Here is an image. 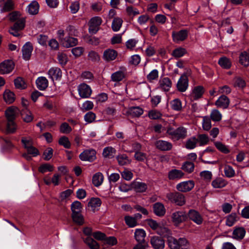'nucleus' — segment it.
<instances>
[{
  "label": "nucleus",
  "instance_id": "obj_1",
  "mask_svg": "<svg viewBox=\"0 0 249 249\" xmlns=\"http://www.w3.org/2000/svg\"><path fill=\"white\" fill-rule=\"evenodd\" d=\"M167 244L171 249H186L189 243L184 238L177 239L174 237L169 236L167 239Z\"/></svg>",
  "mask_w": 249,
  "mask_h": 249
},
{
  "label": "nucleus",
  "instance_id": "obj_2",
  "mask_svg": "<svg viewBox=\"0 0 249 249\" xmlns=\"http://www.w3.org/2000/svg\"><path fill=\"white\" fill-rule=\"evenodd\" d=\"M166 197L172 203L178 206H183L185 204V196L180 192L169 193L167 194Z\"/></svg>",
  "mask_w": 249,
  "mask_h": 249
},
{
  "label": "nucleus",
  "instance_id": "obj_3",
  "mask_svg": "<svg viewBox=\"0 0 249 249\" xmlns=\"http://www.w3.org/2000/svg\"><path fill=\"white\" fill-rule=\"evenodd\" d=\"M167 133L171 136L172 139L176 140L183 139L187 135V130L183 127H179L176 129L169 127L167 130Z\"/></svg>",
  "mask_w": 249,
  "mask_h": 249
},
{
  "label": "nucleus",
  "instance_id": "obj_4",
  "mask_svg": "<svg viewBox=\"0 0 249 249\" xmlns=\"http://www.w3.org/2000/svg\"><path fill=\"white\" fill-rule=\"evenodd\" d=\"M187 217L189 219L197 225L202 224L204 221L203 216L197 211L191 209L187 213Z\"/></svg>",
  "mask_w": 249,
  "mask_h": 249
},
{
  "label": "nucleus",
  "instance_id": "obj_5",
  "mask_svg": "<svg viewBox=\"0 0 249 249\" xmlns=\"http://www.w3.org/2000/svg\"><path fill=\"white\" fill-rule=\"evenodd\" d=\"M195 186V182L192 180L184 181L178 183L176 189L179 192H188L192 190Z\"/></svg>",
  "mask_w": 249,
  "mask_h": 249
},
{
  "label": "nucleus",
  "instance_id": "obj_6",
  "mask_svg": "<svg viewBox=\"0 0 249 249\" xmlns=\"http://www.w3.org/2000/svg\"><path fill=\"white\" fill-rule=\"evenodd\" d=\"M96 152L94 149H87L79 155V158L82 161L92 162L96 159Z\"/></svg>",
  "mask_w": 249,
  "mask_h": 249
},
{
  "label": "nucleus",
  "instance_id": "obj_7",
  "mask_svg": "<svg viewBox=\"0 0 249 249\" xmlns=\"http://www.w3.org/2000/svg\"><path fill=\"white\" fill-rule=\"evenodd\" d=\"M15 64L10 60H6L0 63V73L5 74L10 73L14 70Z\"/></svg>",
  "mask_w": 249,
  "mask_h": 249
},
{
  "label": "nucleus",
  "instance_id": "obj_8",
  "mask_svg": "<svg viewBox=\"0 0 249 249\" xmlns=\"http://www.w3.org/2000/svg\"><path fill=\"white\" fill-rule=\"evenodd\" d=\"M102 22V20L99 17H95L91 18L89 23V32L91 34H95L98 31Z\"/></svg>",
  "mask_w": 249,
  "mask_h": 249
},
{
  "label": "nucleus",
  "instance_id": "obj_9",
  "mask_svg": "<svg viewBox=\"0 0 249 249\" xmlns=\"http://www.w3.org/2000/svg\"><path fill=\"white\" fill-rule=\"evenodd\" d=\"M188 31L187 30H181L178 32L173 31L172 34L173 40L178 43L185 40L188 37Z\"/></svg>",
  "mask_w": 249,
  "mask_h": 249
},
{
  "label": "nucleus",
  "instance_id": "obj_10",
  "mask_svg": "<svg viewBox=\"0 0 249 249\" xmlns=\"http://www.w3.org/2000/svg\"><path fill=\"white\" fill-rule=\"evenodd\" d=\"M77 89L79 96L82 98H89L92 93L90 87L85 83L80 84Z\"/></svg>",
  "mask_w": 249,
  "mask_h": 249
},
{
  "label": "nucleus",
  "instance_id": "obj_11",
  "mask_svg": "<svg viewBox=\"0 0 249 249\" xmlns=\"http://www.w3.org/2000/svg\"><path fill=\"white\" fill-rule=\"evenodd\" d=\"M187 218V213L183 211H176L172 214V219L175 224H179Z\"/></svg>",
  "mask_w": 249,
  "mask_h": 249
},
{
  "label": "nucleus",
  "instance_id": "obj_12",
  "mask_svg": "<svg viewBox=\"0 0 249 249\" xmlns=\"http://www.w3.org/2000/svg\"><path fill=\"white\" fill-rule=\"evenodd\" d=\"M150 243L155 249H163L165 246L164 241L161 237L154 236L151 238Z\"/></svg>",
  "mask_w": 249,
  "mask_h": 249
},
{
  "label": "nucleus",
  "instance_id": "obj_13",
  "mask_svg": "<svg viewBox=\"0 0 249 249\" xmlns=\"http://www.w3.org/2000/svg\"><path fill=\"white\" fill-rule=\"evenodd\" d=\"M14 9V3L12 0H0V12L5 13Z\"/></svg>",
  "mask_w": 249,
  "mask_h": 249
},
{
  "label": "nucleus",
  "instance_id": "obj_14",
  "mask_svg": "<svg viewBox=\"0 0 249 249\" xmlns=\"http://www.w3.org/2000/svg\"><path fill=\"white\" fill-rule=\"evenodd\" d=\"M177 87L178 89L180 92L186 91L188 87V79L187 76L184 74L179 79Z\"/></svg>",
  "mask_w": 249,
  "mask_h": 249
},
{
  "label": "nucleus",
  "instance_id": "obj_15",
  "mask_svg": "<svg viewBox=\"0 0 249 249\" xmlns=\"http://www.w3.org/2000/svg\"><path fill=\"white\" fill-rule=\"evenodd\" d=\"M33 50V46L30 42H26L22 47V52L23 58L25 60H28L31 56Z\"/></svg>",
  "mask_w": 249,
  "mask_h": 249
},
{
  "label": "nucleus",
  "instance_id": "obj_16",
  "mask_svg": "<svg viewBox=\"0 0 249 249\" xmlns=\"http://www.w3.org/2000/svg\"><path fill=\"white\" fill-rule=\"evenodd\" d=\"M230 103L229 98L225 95H222L216 101L215 105L218 107L226 109L228 107Z\"/></svg>",
  "mask_w": 249,
  "mask_h": 249
},
{
  "label": "nucleus",
  "instance_id": "obj_17",
  "mask_svg": "<svg viewBox=\"0 0 249 249\" xmlns=\"http://www.w3.org/2000/svg\"><path fill=\"white\" fill-rule=\"evenodd\" d=\"M159 88L164 91H168L172 87V82L168 77L161 78L159 82Z\"/></svg>",
  "mask_w": 249,
  "mask_h": 249
},
{
  "label": "nucleus",
  "instance_id": "obj_18",
  "mask_svg": "<svg viewBox=\"0 0 249 249\" xmlns=\"http://www.w3.org/2000/svg\"><path fill=\"white\" fill-rule=\"evenodd\" d=\"M48 75L49 77L52 80H60L62 77V71L60 68L57 67H53L48 71Z\"/></svg>",
  "mask_w": 249,
  "mask_h": 249
},
{
  "label": "nucleus",
  "instance_id": "obj_19",
  "mask_svg": "<svg viewBox=\"0 0 249 249\" xmlns=\"http://www.w3.org/2000/svg\"><path fill=\"white\" fill-rule=\"evenodd\" d=\"M246 232L243 227H236L233 231L232 238L237 240H241L244 237Z\"/></svg>",
  "mask_w": 249,
  "mask_h": 249
},
{
  "label": "nucleus",
  "instance_id": "obj_20",
  "mask_svg": "<svg viewBox=\"0 0 249 249\" xmlns=\"http://www.w3.org/2000/svg\"><path fill=\"white\" fill-rule=\"evenodd\" d=\"M117 52L113 49H107L103 53V58L106 61H111L115 60L117 56Z\"/></svg>",
  "mask_w": 249,
  "mask_h": 249
},
{
  "label": "nucleus",
  "instance_id": "obj_21",
  "mask_svg": "<svg viewBox=\"0 0 249 249\" xmlns=\"http://www.w3.org/2000/svg\"><path fill=\"white\" fill-rule=\"evenodd\" d=\"M125 69L123 68L121 70L113 72L111 75V80L115 82L121 81L125 76Z\"/></svg>",
  "mask_w": 249,
  "mask_h": 249
},
{
  "label": "nucleus",
  "instance_id": "obj_22",
  "mask_svg": "<svg viewBox=\"0 0 249 249\" xmlns=\"http://www.w3.org/2000/svg\"><path fill=\"white\" fill-rule=\"evenodd\" d=\"M17 111V108L14 107H9L5 111V116L7 121H9V125L12 124V120L15 119Z\"/></svg>",
  "mask_w": 249,
  "mask_h": 249
},
{
  "label": "nucleus",
  "instance_id": "obj_23",
  "mask_svg": "<svg viewBox=\"0 0 249 249\" xmlns=\"http://www.w3.org/2000/svg\"><path fill=\"white\" fill-rule=\"evenodd\" d=\"M154 213L159 216H163L166 213L164 205L160 202H156L153 206Z\"/></svg>",
  "mask_w": 249,
  "mask_h": 249
},
{
  "label": "nucleus",
  "instance_id": "obj_24",
  "mask_svg": "<svg viewBox=\"0 0 249 249\" xmlns=\"http://www.w3.org/2000/svg\"><path fill=\"white\" fill-rule=\"evenodd\" d=\"M155 145L158 149L161 151H168L172 148L171 143L163 140L157 141L156 142Z\"/></svg>",
  "mask_w": 249,
  "mask_h": 249
},
{
  "label": "nucleus",
  "instance_id": "obj_25",
  "mask_svg": "<svg viewBox=\"0 0 249 249\" xmlns=\"http://www.w3.org/2000/svg\"><path fill=\"white\" fill-rule=\"evenodd\" d=\"M184 173L180 170L172 169L168 172V177L170 180H178L181 178Z\"/></svg>",
  "mask_w": 249,
  "mask_h": 249
},
{
  "label": "nucleus",
  "instance_id": "obj_26",
  "mask_svg": "<svg viewBox=\"0 0 249 249\" xmlns=\"http://www.w3.org/2000/svg\"><path fill=\"white\" fill-rule=\"evenodd\" d=\"M203 93L204 88L202 86H199L195 87L190 95L191 99L193 100H196L200 98Z\"/></svg>",
  "mask_w": 249,
  "mask_h": 249
},
{
  "label": "nucleus",
  "instance_id": "obj_27",
  "mask_svg": "<svg viewBox=\"0 0 249 249\" xmlns=\"http://www.w3.org/2000/svg\"><path fill=\"white\" fill-rule=\"evenodd\" d=\"M37 88L40 90H45L48 86V81L45 77L41 76L36 80Z\"/></svg>",
  "mask_w": 249,
  "mask_h": 249
},
{
  "label": "nucleus",
  "instance_id": "obj_28",
  "mask_svg": "<svg viewBox=\"0 0 249 249\" xmlns=\"http://www.w3.org/2000/svg\"><path fill=\"white\" fill-rule=\"evenodd\" d=\"M61 43L64 47L70 48L75 46L78 43V40L76 38L68 36L62 40Z\"/></svg>",
  "mask_w": 249,
  "mask_h": 249
},
{
  "label": "nucleus",
  "instance_id": "obj_29",
  "mask_svg": "<svg viewBox=\"0 0 249 249\" xmlns=\"http://www.w3.org/2000/svg\"><path fill=\"white\" fill-rule=\"evenodd\" d=\"M127 112L132 117H138L143 114V110L139 107H132L128 108Z\"/></svg>",
  "mask_w": 249,
  "mask_h": 249
},
{
  "label": "nucleus",
  "instance_id": "obj_30",
  "mask_svg": "<svg viewBox=\"0 0 249 249\" xmlns=\"http://www.w3.org/2000/svg\"><path fill=\"white\" fill-rule=\"evenodd\" d=\"M116 159L120 166L127 165L131 162V160L124 154H119L117 156Z\"/></svg>",
  "mask_w": 249,
  "mask_h": 249
},
{
  "label": "nucleus",
  "instance_id": "obj_31",
  "mask_svg": "<svg viewBox=\"0 0 249 249\" xmlns=\"http://www.w3.org/2000/svg\"><path fill=\"white\" fill-rule=\"evenodd\" d=\"M116 152L115 149L111 146H107L104 148L103 156L105 158L111 159Z\"/></svg>",
  "mask_w": 249,
  "mask_h": 249
},
{
  "label": "nucleus",
  "instance_id": "obj_32",
  "mask_svg": "<svg viewBox=\"0 0 249 249\" xmlns=\"http://www.w3.org/2000/svg\"><path fill=\"white\" fill-rule=\"evenodd\" d=\"M146 235L145 231L142 229H137L135 230L134 236L135 239L139 243H142L144 241Z\"/></svg>",
  "mask_w": 249,
  "mask_h": 249
},
{
  "label": "nucleus",
  "instance_id": "obj_33",
  "mask_svg": "<svg viewBox=\"0 0 249 249\" xmlns=\"http://www.w3.org/2000/svg\"><path fill=\"white\" fill-rule=\"evenodd\" d=\"M21 115L23 121L26 123H30L33 120L34 116L32 112L27 108L23 109Z\"/></svg>",
  "mask_w": 249,
  "mask_h": 249
},
{
  "label": "nucleus",
  "instance_id": "obj_34",
  "mask_svg": "<svg viewBox=\"0 0 249 249\" xmlns=\"http://www.w3.org/2000/svg\"><path fill=\"white\" fill-rule=\"evenodd\" d=\"M218 64L223 69H229L231 67V60L226 56H223L219 58Z\"/></svg>",
  "mask_w": 249,
  "mask_h": 249
},
{
  "label": "nucleus",
  "instance_id": "obj_35",
  "mask_svg": "<svg viewBox=\"0 0 249 249\" xmlns=\"http://www.w3.org/2000/svg\"><path fill=\"white\" fill-rule=\"evenodd\" d=\"M104 180V176L101 173L98 172L96 173L92 177V183L96 187L100 186Z\"/></svg>",
  "mask_w": 249,
  "mask_h": 249
},
{
  "label": "nucleus",
  "instance_id": "obj_36",
  "mask_svg": "<svg viewBox=\"0 0 249 249\" xmlns=\"http://www.w3.org/2000/svg\"><path fill=\"white\" fill-rule=\"evenodd\" d=\"M39 4L36 1H32L27 7L28 12L31 15H36L38 12Z\"/></svg>",
  "mask_w": 249,
  "mask_h": 249
},
{
  "label": "nucleus",
  "instance_id": "obj_37",
  "mask_svg": "<svg viewBox=\"0 0 249 249\" xmlns=\"http://www.w3.org/2000/svg\"><path fill=\"white\" fill-rule=\"evenodd\" d=\"M238 220V216L235 213H231L227 216L226 225L229 227L232 226Z\"/></svg>",
  "mask_w": 249,
  "mask_h": 249
},
{
  "label": "nucleus",
  "instance_id": "obj_38",
  "mask_svg": "<svg viewBox=\"0 0 249 249\" xmlns=\"http://www.w3.org/2000/svg\"><path fill=\"white\" fill-rule=\"evenodd\" d=\"M125 223L129 228H133L138 225V222L136 220V218L130 215H126L124 218Z\"/></svg>",
  "mask_w": 249,
  "mask_h": 249
},
{
  "label": "nucleus",
  "instance_id": "obj_39",
  "mask_svg": "<svg viewBox=\"0 0 249 249\" xmlns=\"http://www.w3.org/2000/svg\"><path fill=\"white\" fill-rule=\"evenodd\" d=\"M123 22L122 19L120 18H114L111 25L113 31L114 32L118 31L122 27Z\"/></svg>",
  "mask_w": 249,
  "mask_h": 249
},
{
  "label": "nucleus",
  "instance_id": "obj_40",
  "mask_svg": "<svg viewBox=\"0 0 249 249\" xmlns=\"http://www.w3.org/2000/svg\"><path fill=\"white\" fill-rule=\"evenodd\" d=\"M72 219L73 222L79 225H82L84 223V219L81 212L72 213Z\"/></svg>",
  "mask_w": 249,
  "mask_h": 249
},
{
  "label": "nucleus",
  "instance_id": "obj_41",
  "mask_svg": "<svg viewBox=\"0 0 249 249\" xmlns=\"http://www.w3.org/2000/svg\"><path fill=\"white\" fill-rule=\"evenodd\" d=\"M195 169V164L193 162L187 161L184 162L181 166V169L188 173H192Z\"/></svg>",
  "mask_w": 249,
  "mask_h": 249
},
{
  "label": "nucleus",
  "instance_id": "obj_42",
  "mask_svg": "<svg viewBox=\"0 0 249 249\" xmlns=\"http://www.w3.org/2000/svg\"><path fill=\"white\" fill-rule=\"evenodd\" d=\"M3 98L5 101L9 104L12 103L15 99L14 93L8 90H6L4 92Z\"/></svg>",
  "mask_w": 249,
  "mask_h": 249
},
{
  "label": "nucleus",
  "instance_id": "obj_43",
  "mask_svg": "<svg viewBox=\"0 0 249 249\" xmlns=\"http://www.w3.org/2000/svg\"><path fill=\"white\" fill-rule=\"evenodd\" d=\"M84 242L90 249H99V244L90 237H87Z\"/></svg>",
  "mask_w": 249,
  "mask_h": 249
},
{
  "label": "nucleus",
  "instance_id": "obj_44",
  "mask_svg": "<svg viewBox=\"0 0 249 249\" xmlns=\"http://www.w3.org/2000/svg\"><path fill=\"white\" fill-rule=\"evenodd\" d=\"M222 115L220 112L216 109L212 110L210 114V118L214 122H219L221 120Z\"/></svg>",
  "mask_w": 249,
  "mask_h": 249
},
{
  "label": "nucleus",
  "instance_id": "obj_45",
  "mask_svg": "<svg viewBox=\"0 0 249 249\" xmlns=\"http://www.w3.org/2000/svg\"><path fill=\"white\" fill-rule=\"evenodd\" d=\"M196 140L200 146L207 144L210 141L209 136L205 134L198 135Z\"/></svg>",
  "mask_w": 249,
  "mask_h": 249
},
{
  "label": "nucleus",
  "instance_id": "obj_46",
  "mask_svg": "<svg viewBox=\"0 0 249 249\" xmlns=\"http://www.w3.org/2000/svg\"><path fill=\"white\" fill-rule=\"evenodd\" d=\"M226 184L225 180L220 178L214 179L212 182V185L214 188H223L226 186Z\"/></svg>",
  "mask_w": 249,
  "mask_h": 249
},
{
  "label": "nucleus",
  "instance_id": "obj_47",
  "mask_svg": "<svg viewBox=\"0 0 249 249\" xmlns=\"http://www.w3.org/2000/svg\"><path fill=\"white\" fill-rule=\"evenodd\" d=\"M224 172L225 176L229 178H232L235 175V172L233 168L231 166L228 164L224 165Z\"/></svg>",
  "mask_w": 249,
  "mask_h": 249
},
{
  "label": "nucleus",
  "instance_id": "obj_48",
  "mask_svg": "<svg viewBox=\"0 0 249 249\" xmlns=\"http://www.w3.org/2000/svg\"><path fill=\"white\" fill-rule=\"evenodd\" d=\"M239 62L245 67L249 66V56L246 52H244L240 54Z\"/></svg>",
  "mask_w": 249,
  "mask_h": 249
},
{
  "label": "nucleus",
  "instance_id": "obj_49",
  "mask_svg": "<svg viewBox=\"0 0 249 249\" xmlns=\"http://www.w3.org/2000/svg\"><path fill=\"white\" fill-rule=\"evenodd\" d=\"M202 125L204 130L209 131L210 130L212 127L211 119L207 116L203 117Z\"/></svg>",
  "mask_w": 249,
  "mask_h": 249
},
{
  "label": "nucleus",
  "instance_id": "obj_50",
  "mask_svg": "<svg viewBox=\"0 0 249 249\" xmlns=\"http://www.w3.org/2000/svg\"><path fill=\"white\" fill-rule=\"evenodd\" d=\"M14 84L17 89H23L27 87L26 84L25 83L23 79L20 77H18L14 80Z\"/></svg>",
  "mask_w": 249,
  "mask_h": 249
},
{
  "label": "nucleus",
  "instance_id": "obj_51",
  "mask_svg": "<svg viewBox=\"0 0 249 249\" xmlns=\"http://www.w3.org/2000/svg\"><path fill=\"white\" fill-rule=\"evenodd\" d=\"M197 143L196 138L193 137L186 141L185 147L188 149H193L196 147Z\"/></svg>",
  "mask_w": 249,
  "mask_h": 249
},
{
  "label": "nucleus",
  "instance_id": "obj_52",
  "mask_svg": "<svg viewBox=\"0 0 249 249\" xmlns=\"http://www.w3.org/2000/svg\"><path fill=\"white\" fill-rule=\"evenodd\" d=\"M82 205L81 203L78 201L73 202L71 205V210L72 213H77L81 212Z\"/></svg>",
  "mask_w": 249,
  "mask_h": 249
},
{
  "label": "nucleus",
  "instance_id": "obj_53",
  "mask_svg": "<svg viewBox=\"0 0 249 249\" xmlns=\"http://www.w3.org/2000/svg\"><path fill=\"white\" fill-rule=\"evenodd\" d=\"M187 51L185 49L179 47L175 49L172 52V55L176 58H179L183 56Z\"/></svg>",
  "mask_w": 249,
  "mask_h": 249
},
{
  "label": "nucleus",
  "instance_id": "obj_54",
  "mask_svg": "<svg viewBox=\"0 0 249 249\" xmlns=\"http://www.w3.org/2000/svg\"><path fill=\"white\" fill-rule=\"evenodd\" d=\"M54 167L49 163H44L41 164L39 167L38 170L42 173H44L47 171L52 172L53 170Z\"/></svg>",
  "mask_w": 249,
  "mask_h": 249
},
{
  "label": "nucleus",
  "instance_id": "obj_55",
  "mask_svg": "<svg viewBox=\"0 0 249 249\" xmlns=\"http://www.w3.org/2000/svg\"><path fill=\"white\" fill-rule=\"evenodd\" d=\"M125 11L127 16L132 18L140 14L138 9L131 6H127L126 7Z\"/></svg>",
  "mask_w": 249,
  "mask_h": 249
},
{
  "label": "nucleus",
  "instance_id": "obj_56",
  "mask_svg": "<svg viewBox=\"0 0 249 249\" xmlns=\"http://www.w3.org/2000/svg\"><path fill=\"white\" fill-rule=\"evenodd\" d=\"M25 24V18L22 17L19 18L13 26L18 30L20 31L24 28Z\"/></svg>",
  "mask_w": 249,
  "mask_h": 249
},
{
  "label": "nucleus",
  "instance_id": "obj_57",
  "mask_svg": "<svg viewBox=\"0 0 249 249\" xmlns=\"http://www.w3.org/2000/svg\"><path fill=\"white\" fill-rule=\"evenodd\" d=\"M171 107L173 109L177 111L180 110L182 108L181 102L178 99H175L170 103Z\"/></svg>",
  "mask_w": 249,
  "mask_h": 249
},
{
  "label": "nucleus",
  "instance_id": "obj_58",
  "mask_svg": "<svg viewBox=\"0 0 249 249\" xmlns=\"http://www.w3.org/2000/svg\"><path fill=\"white\" fill-rule=\"evenodd\" d=\"M57 59L59 63L61 65H65L68 61L67 55L63 53H58Z\"/></svg>",
  "mask_w": 249,
  "mask_h": 249
},
{
  "label": "nucleus",
  "instance_id": "obj_59",
  "mask_svg": "<svg viewBox=\"0 0 249 249\" xmlns=\"http://www.w3.org/2000/svg\"><path fill=\"white\" fill-rule=\"evenodd\" d=\"M214 145L217 149L223 153L228 154L230 152V150L227 147L221 142H215Z\"/></svg>",
  "mask_w": 249,
  "mask_h": 249
},
{
  "label": "nucleus",
  "instance_id": "obj_60",
  "mask_svg": "<svg viewBox=\"0 0 249 249\" xmlns=\"http://www.w3.org/2000/svg\"><path fill=\"white\" fill-rule=\"evenodd\" d=\"M59 130L62 133L68 134L71 131L72 129L68 123H63L61 124Z\"/></svg>",
  "mask_w": 249,
  "mask_h": 249
},
{
  "label": "nucleus",
  "instance_id": "obj_61",
  "mask_svg": "<svg viewBox=\"0 0 249 249\" xmlns=\"http://www.w3.org/2000/svg\"><path fill=\"white\" fill-rule=\"evenodd\" d=\"M134 158L136 160L139 161H144L147 158V155L146 153L142 152L141 151H137L135 153Z\"/></svg>",
  "mask_w": 249,
  "mask_h": 249
},
{
  "label": "nucleus",
  "instance_id": "obj_62",
  "mask_svg": "<svg viewBox=\"0 0 249 249\" xmlns=\"http://www.w3.org/2000/svg\"><path fill=\"white\" fill-rule=\"evenodd\" d=\"M59 144L63 145L66 148H69L71 147V142L69 140L68 137L66 136H63L59 139Z\"/></svg>",
  "mask_w": 249,
  "mask_h": 249
},
{
  "label": "nucleus",
  "instance_id": "obj_63",
  "mask_svg": "<svg viewBox=\"0 0 249 249\" xmlns=\"http://www.w3.org/2000/svg\"><path fill=\"white\" fill-rule=\"evenodd\" d=\"M96 115L92 112L89 111L84 116V120L87 123H92L95 119Z\"/></svg>",
  "mask_w": 249,
  "mask_h": 249
},
{
  "label": "nucleus",
  "instance_id": "obj_64",
  "mask_svg": "<svg viewBox=\"0 0 249 249\" xmlns=\"http://www.w3.org/2000/svg\"><path fill=\"white\" fill-rule=\"evenodd\" d=\"M159 77V71L157 70H152L147 75V79L150 81L152 82V81L157 79Z\"/></svg>",
  "mask_w": 249,
  "mask_h": 249
}]
</instances>
